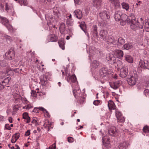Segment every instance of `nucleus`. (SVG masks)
Listing matches in <instances>:
<instances>
[{"mask_svg": "<svg viewBox=\"0 0 149 149\" xmlns=\"http://www.w3.org/2000/svg\"><path fill=\"white\" fill-rule=\"evenodd\" d=\"M120 20L121 25H123L127 22L129 24L131 28L133 29H134L135 26H136V25H137V23H136V18L133 15L128 17L126 15L123 14Z\"/></svg>", "mask_w": 149, "mask_h": 149, "instance_id": "obj_1", "label": "nucleus"}, {"mask_svg": "<svg viewBox=\"0 0 149 149\" xmlns=\"http://www.w3.org/2000/svg\"><path fill=\"white\" fill-rule=\"evenodd\" d=\"M99 16L101 19L104 21H107L110 18L109 13L106 11H104L99 13Z\"/></svg>", "mask_w": 149, "mask_h": 149, "instance_id": "obj_2", "label": "nucleus"}, {"mask_svg": "<svg viewBox=\"0 0 149 149\" xmlns=\"http://www.w3.org/2000/svg\"><path fill=\"white\" fill-rule=\"evenodd\" d=\"M137 79V76L132 75L130 78H127V80L128 84L130 86H133L134 85L136 82Z\"/></svg>", "mask_w": 149, "mask_h": 149, "instance_id": "obj_3", "label": "nucleus"}, {"mask_svg": "<svg viewBox=\"0 0 149 149\" xmlns=\"http://www.w3.org/2000/svg\"><path fill=\"white\" fill-rule=\"evenodd\" d=\"M15 52L13 48H11L7 52L5 53V56L7 58L9 59H12L14 58L15 57Z\"/></svg>", "mask_w": 149, "mask_h": 149, "instance_id": "obj_4", "label": "nucleus"}, {"mask_svg": "<svg viewBox=\"0 0 149 149\" xmlns=\"http://www.w3.org/2000/svg\"><path fill=\"white\" fill-rule=\"evenodd\" d=\"M106 59L108 63L111 64H113L116 62V58L112 54H107L106 56Z\"/></svg>", "mask_w": 149, "mask_h": 149, "instance_id": "obj_5", "label": "nucleus"}, {"mask_svg": "<svg viewBox=\"0 0 149 149\" xmlns=\"http://www.w3.org/2000/svg\"><path fill=\"white\" fill-rule=\"evenodd\" d=\"M109 71L107 68L106 67H103L101 68L100 70V75L102 77H105L109 74Z\"/></svg>", "mask_w": 149, "mask_h": 149, "instance_id": "obj_6", "label": "nucleus"}, {"mask_svg": "<svg viewBox=\"0 0 149 149\" xmlns=\"http://www.w3.org/2000/svg\"><path fill=\"white\" fill-rule=\"evenodd\" d=\"M99 35L101 40H102L104 42L106 40V39L109 36L107 31L105 30H101L100 32Z\"/></svg>", "mask_w": 149, "mask_h": 149, "instance_id": "obj_7", "label": "nucleus"}, {"mask_svg": "<svg viewBox=\"0 0 149 149\" xmlns=\"http://www.w3.org/2000/svg\"><path fill=\"white\" fill-rule=\"evenodd\" d=\"M116 40L114 38L111 36H108L107 39L104 42H106L109 45L112 46L115 45L116 44Z\"/></svg>", "mask_w": 149, "mask_h": 149, "instance_id": "obj_8", "label": "nucleus"}, {"mask_svg": "<svg viewBox=\"0 0 149 149\" xmlns=\"http://www.w3.org/2000/svg\"><path fill=\"white\" fill-rule=\"evenodd\" d=\"M127 70L126 68H121L120 71V76L124 78L126 77L127 75Z\"/></svg>", "mask_w": 149, "mask_h": 149, "instance_id": "obj_9", "label": "nucleus"}, {"mask_svg": "<svg viewBox=\"0 0 149 149\" xmlns=\"http://www.w3.org/2000/svg\"><path fill=\"white\" fill-rule=\"evenodd\" d=\"M116 115L117 118L118 122H122L125 120L124 119L122 116L121 113L118 111L116 112Z\"/></svg>", "mask_w": 149, "mask_h": 149, "instance_id": "obj_10", "label": "nucleus"}, {"mask_svg": "<svg viewBox=\"0 0 149 149\" xmlns=\"http://www.w3.org/2000/svg\"><path fill=\"white\" fill-rule=\"evenodd\" d=\"M102 1V0H92V3L94 7L98 8L101 5Z\"/></svg>", "mask_w": 149, "mask_h": 149, "instance_id": "obj_11", "label": "nucleus"}, {"mask_svg": "<svg viewBox=\"0 0 149 149\" xmlns=\"http://www.w3.org/2000/svg\"><path fill=\"white\" fill-rule=\"evenodd\" d=\"M141 61H140V66L141 68H143L144 69H148L149 70V62L146 60H144L143 61V63H141Z\"/></svg>", "mask_w": 149, "mask_h": 149, "instance_id": "obj_12", "label": "nucleus"}, {"mask_svg": "<svg viewBox=\"0 0 149 149\" xmlns=\"http://www.w3.org/2000/svg\"><path fill=\"white\" fill-rule=\"evenodd\" d=\"M73 14L75 16L79 19H81L82 17V11L79 10H75L74 11Z\"/></svg>", "mask_w": 149, "mask_h": 149, "instance_id": "obj_13", "label": "nucleus"}, {"mask_svg": "<svg viewBox=\"0 0 149 149\" xmlns=\"http://www.w3.org/2000/svg\"><path fill=\"white\" fill-rule=\"evenodd\" d=\"M123 14L120 11H117L115 12L114 15V18L117 21H119L121 19Z\"/></svg>", "mask_w": 149, "mask_h": 149, "instance_id": "obj_14", "label": "nucleus"}, {"mask_svg": "<svg viewBox=\"0 0 149 149\" xmlns=\"http://www.w3.org/2000/svg\"><path fill=\"white\" fill-rule=\"evenodd\" d=\"M93 30L91 32V33L93 37L95 38H97L98 36L97 26L94 25L93 26Z\"/></svg>", "mask_w": 149, "mask_h": 149, "instance_id": "obj_15", "label": "nucleus"}, {"mask_svg": "<svg viewBox=\"0 0 149 149\" xmlns=\"http://www.w3.org/2000/svg\"><path fill=\"white\" fill-rule=\"evenodd\" d=\"M128 143L124 141L120 143L118 146L119 149H126L128 147Z\"/></svg>", "mask_w": 149, "mask_h": 149, "instance_id": "obj_16", "label": "nucleus"}, {"mask_svg": "<svg viewBox=\"0 0 149 149\" xmlns=\"http://www.w3.org/2000/svg\"><path fill=\"white\" fill-rule=\"evenodd\" d=\"M59 29L61 33L62 34H63L65 30V24L64 23H61L60 25Z\"/></svg>", "mask_w": 149, "mask_h": 149, "instance_id": "obj_17", "label": "nucleus"}, {"mask_svg": "<svg viewBox=\"0 0 149 149\" xmlns=\"http://www.w3.org/2000/svg\"><path fill=\"white\" fill-rule=\"evenodd\" d=\"M111 3L116 7L119 5V2L118 0H109Z\"/></svg>", "mask_w": 149, "mask_h": 149, "instance_id": "obj_18", "label": "nucleus"}, {"mask_svg": "<svg viewBox=\"0 0 149 149\" xmlns=\"http://www.w3.org/2000/svg\"><path fill=\"white\" fill-rule=\"evenodd\" d=\"M125 59L128 62L132 63L133 62V60L132 57L129 55H127L125 56Z\"/></svg>", "mask_w": 149, "mask_h": 149, "instance_id": "obj_19", "label": "nucleus"}, {"mask_svg": "<svg viewBox=\"0 0 149 149\" xmlns=\"http://www.w3.org/2000/svg\"><path fill=\"white\" fill-rule=\"evenodd\" d=\"M79 26L81 29L85 33H86V25L84 22H81V23L80 24Z\"/></svg>", "mask_w": 149, "mask_h": 149, "instance_id": "obj_20", "label": "nucleus"}, {"mask_svg": "<svg viewBox=\"0 0 149 149\" xmlns=\"http://www.w3.org/2000/svg\"><path fill=\"white\" fill-rule=\"evenodd\" d=\"M15 1H18V2L21 5L26 6L28 4V3L26 1V0H15Z\"/></svg>", "mask_w": 149, "mask_h": 149, "instance_id": "obj_21", "label": "nucleus"}, {"mask_svg": "<svg viewBox=\"0 0 149 149\" xmlns=\"http://www.w3.org/2000/svg\"><path fill=\"white\" fill-rule=\"evenodd\" d=\"M99 65V62L96 60L93 61L92 64V67L96 68Z\"/></svg>", "mask_w": 149, "mask_h": 149, "instance_id": "obj_22", "label": "nucleus"}, {"mask_svg": "<svg viewBox=\"0 0 149 149\" xmlns=\"http://www.w3.org/2000/svg\"><path fill=\"white\" fill-rule=\"evenodd\" d=\"M118 42L119 45H123L125 42V40L122 38L120 37L118 39Z\"/></svg>", "mask_w": 149, "mask_h": 149, "instance_id": "obj_23", "label": "nucleus"}, {"mask_svg": "<svg viewBox=\"0 0 149 149\" xmlns=\"http://www.w3.org/2000/svg\"><path fill=\"white\" fill-rule=\"evenodd\" d=\"M122 5L123 8L125 9L126 10H128L129 6L128 3L123 2L122 3Z\"/></svg>", "mask_w": 149, "mask_h": 149, "instance_id": "obj_24", "label": "nucleus"}, {"mask_svg": "<svg viewBox=\"0 0 149 149\" xmlns=\"http://www.w3.org/2000/svg\"><path fill=\"white\" fill-rule=\"evenodd\" d=\"M20 136V134L19 133H17L14 134L13 136V139H15V141H14V143H15L17 140L19 138Z\"/></svg>", "mask_w": 149, "mask_h": 149, "instance_id": "obj_25", "label": "nucleus"}, {"mask_svg": "<svg viewBox=\"0 0 149 149\" xmlns=\"http://www.w3.org/2000/svg\"><path fill=\"white\" fill-rule=\"evenodd\" d=\"M132 47V46L129 43H126L123 46L124 48L127 50L130 49Z\"/></svg>", "mask_w": 149, "mask_h": 149, "instance_id": "obj_26", "label": "nucleus"}, {"mask_svg": "<svg viewBox=\"0 0 149 149\" xmlns=\"http://www.w3.org/2000/svg\"><path fill=\"white\" fill-rule=\"evenodd\" d=\"M116 54L118 56L120 57H122L123 56V52L120 50H117L116 52Z\"/></svg>", "mask_w": 149, "mask_h": 149, "instance_id": "obj_27", "label": "nucleus"}, {"mask_svg": "<svg viewBox=\"0 0 149 149\" xmlns=\"http://www.w3.org/2000/svg\"><path fill=\"white\" fill-rule=\"evenodd\" d=\"M0 19L2 20V22L4 24L5 23H8L9 22L8 19L5 17H3L0 16Z\"/></svg>", "mask_w": 149, "mask_h": 149, "instance_id": "obj_28", "label": "nucleus"}, {"mask_svg": "<svg viewBox=\"0 0 149 149\" xmlns=\"http://www.w3.org/2000/svg\"><path fill=\"white\" fill-rule=\"evenodd\" d=\"M8 63L6 62L4 60L0 61V65L2 67H4L7 66Z\"/></svg>", "mask_w": 149, "mask_h": 149, "instance_id": "obj_29", "label": "nucleus"}, {"mask_svg": "<svg viewBox=\"0 0 149 149\" xmlns=\"http://www.w3.org/2000/svg\"><path fill=\"white\" fill-rule=\"evenodd\" d=\"M40 110L42 111L44 113H45L46 115L48 117H49L50 116V115L49 114V113L48 112L44 109L43 107H41L40 108Z\"/></svg>", "mask_w": 149, "mask_h": 149, "instance_id": "obj_30", "label": "nucleus"}, {"mask_svg": "<svg viewBox=\"0 0 149 149\" xmlns=\"http://www.w3.org/2000/svg\"><path fill=\"white\" fill-rule=\"evenodd\" d=\"M70 78L71 79V81L73 83L75 82L77 80L76 77L74 74L70 76Z\"/></svg>", "mask_w": 149, "mask_h": 149, "instance_id": "obj_31", "label": "nucleus"}, {"mask_svg": "<svg viewBox=\"0 0 149 149\" xmlns=\"http://www.w3.org/2000/svg\"><path fill=\"white\" fill-rule=\"evenodd\" d=\"M57 38L54 34L53 35V36L51 38L50 40L52 42H56L57 41Z\"/></svg>", "mask_w": 149, "mask_h": 149, "instance_id": "obj_32", "label": "nucleus"}, {"mask_svg": "<svg viewBox=\"0 0 149 149\" xmlns=\"http://www.w3.org/2000/svg\"><path fill=\"white\" fill-rule=\"evenodd\" d=\"M136 23L137 24V25H136V26H135V29L136 28H137L138 27H139V28L142 29L143 27V22H142L141 23V24L139 25V23L138 22V21H137V22L136 21Z\"/></svg>", "mask_w": 149, "mask_h": 149, "instance_id": "obj_33", "label": "nucleus"}, {"mask_svg": "<svg viewBox=\"0 0 149 149\" xmlns=\"http://www.w3.org/2000/svg\"><path fill=\"white\" fill-rule=\"evenodd\" d=\"M145 28L147 32H149V22H146L145 23Z\"/></svg>", "mask_w": 149, "mask_h": 149, "instance_id": "obj_34", "label": "nucleus"}, {"mask_svg": "<svg viewBox=\"0 0 149 149\" xmlns=\"http://www.w3.org/2000/svg\"><path fill=\"white\" fill-rule=\"evenodd\" d=\"M5 38L6 39L7 42H10L12 40V39L11 37L8 35H5L4 36Z\"/></svg>", "mask_w": 149, "mask_h": 149, "instance_id": "obj_35", "label": "nucleus"}, {"mask_svg": "<svg viewBox=\"0 0 149 149\" xmlns=\"http://www.w3.org/2000/svg\"><path fill=\"white\" fill-rule=\"evenodd\" d=\"M111 87L114 89H116L118 88L119 85L116 84V83L114 82L113 84L111 86Z\"/></svg>", "mask_w": 149, "mask_h": 149, "instance_id": "obj_36", "label": "nucleus"}, {"mask_svg": "<svg viewBox=\"0 0 149 149\" xmlns=\"http://www.w3.org/2000/svg\"><path fill=\"white\" fill-rule=\"evenodd\" d=\"M109 102H110V103H111L110 104L111 105V107L112 108H113V109H114L113 106L114 104V103L113 102L112 100H110L109 101V102H108V107H109V109H110V106H109V104H110Z\"/></svg>", "mask_w": 149, "mask_h": 149, "instance_id": "obj_37", "label": "nucleus"}, {"mask_svg": "<svg viewBox=\"0 0 149 149\" xmlns=\"http://www.w3.org/2000/svg\"><path fill=\"white\" fill-rule=\"evenodd\" d=\"M11 79V78L10 77H8L6 78L2 82V83L6 82L7 83H8L9 81Z\"/></svg>", "mask_w": 149, "mask_h": 149, "instance_id": "obj_38", "label": "nucleus"}, {"mask_svg": "<svg viewBox=\"0 0 149 149\" xmlns=\"http://www.w3.org/2000/svg\"><path fill=\"white\" fill-rule=\"evenodd\" d=\"M29 116L27 112H24L23 114V118L24 119H27Z\"/></svg>", "mask_w": 149, "mask_h": 149, "instance_id": "obj_39", "label": "nucleus"}, {"mask_svg": "<svg viewBox=\"0 0 149 149\" xmlns=\"http://www.w3.org/2000/svg\"><path fill=\"white\" fill-rule=\"evenodd\" d=\"M40 107H35L33 111V112L37 113H39L38 111V110H40Z\"/></svg>", "mask_w": 149, "mask_h": 149, "instance_id": "obj_40", "label": "nucleus"}, {"mask_svg": "<svg viewBox=\"0 0 149 149\" xmlns=\"http://www.w3.org/2000/svg\"><path fill=\"white\" fill-rule=\"evenodd\" d=\"M58 43L60 47L63 50H64L65 49V47L63 44L61 42H58Z\"/></svg>", "mask_w": 149, "mask_h": 149, "instance_id": "obj_41", "label": "nucleus"}, {"mask_svg": "<svg viewBox=\"0 0 149 149\" xmlns=\"http://www.w3.org/2000/svg\"><path fill=\"white\" fill-rule=\"evenodd\" d=\"M74 139L71 137H69L68 138V141L69 143H72L74 141Z\"/></svg>", "mask_w": 149, "mask_h": 149, "instance_id": "obj_42", "label": "nucleus"}, {"mask_svg": "<svg viewBox=\"0 0 149 149\" xmlns=\"http://www.w3.org/2000/svg\"><path fill=\"white\" fill-rule=\"evenodd\" d=\"M148 127V126H146L143 127V131L145 133L147 132Z\"/></svg>", "mask_w": 149, "mask_h": 149, "instance_id": "obj_43", "label": "nucleus"}, {"mask_svg": "<svg viewBox=\"0 0 149 149\" xmlns=\"http://www.w3.org/2000/svg\"><path fill=\"white\" fill-rule=\"evenodd\" d=\"M19 106L18 105H16L13 107V110L15 111H17L18 110Z\"/></svg>", "mask_w": 149, "mask_h": 149, "instance_id": "obj_44", "label": "nucleus"}, {"mask_svg": "<svg viewBox=\"0 0 149 149\" xmlns=\"http://www.w3.org/2000/svg\"><path fill=\"white\" fill-rule=\"evenodd\" d=\"M100 102V100H95L93 102V104L95 105H97Z\"/></svg>", "mask_w": 149, "mask_h": 149, "instance_id": "obj_45", "label": "nucleus"}, {"mask_svg": "<svg viewBox=\"0 0 149 149\" xmlns=\"http://www.w3.org/2000/svg\"><path fill=\"white\" fill-rule=\"evenodd\" d=\"M56 148V146L55 143H54L51 146H50L49 147V148L50 149H55Z\"/></svg>", "mask_w": 149, "mask_h": 149, "instance_id": "obj_46", "label": "nucleus"}, {"mask_svg": "<svg viewBox=\"0 0 149 149\" xmlns=\"http://www.w3.org/2000/svg\"><path fill=\"white\" fill-rule=\"evenodd\" d=\"M21 70V69L20 70L19 68H17L15 69H13V71H14L16 73L19 72H20V70Z\"/></svg>", "mask_w": 149, "mask_h": 149, "instance_id": "obj_47", "label": "nucleus"}, {"mask_svg": "<svg viewBox=\"0 0 149 149\" xmlns=\"http://www.w3.org/2000/svg\"><path fill=\"white\" fill-rule=\"evenodd\" d=\"M10 71H13V69L10 67H7L6 69V73H7Z\"/></svg>", "mask_w": 149, "mask_h": 149, "instance_id": "obj_48", "label": "nucleus"}, {"mask_svg": "<svg viewBox=\"0 0 149 149\" xmlns=\"http://www.w3.org/2000/svg\"><path fill=\"white\" fill-rule=\"evenodd\" d=\"M5 128L8 130H11V128L10 127L9 125L8 124H6L5 125Z\"/></svg>", "mask_w": 149, "mask_h": 149, "instance_id": "obj_49", "label": "nucleus"}, {"mask_svg": "<svg viewBox=\"0 0 149 149\" xmlns=\"http://www.w3.org/2000/svg\"><path fill=\"white\" fill-rule=\"evenodd\" d=\"M30 134V130H28L26 132L25 134L26 136H29Z\"/></svg>", "mask_w": 149, "mask_h": 149, "instance_id": "obj_50", "label": "nucleus"}, {"mask_svg": "<svg viewBox=\"0 0 149 149\" xmlns=\"http://www.w3.org/2000/svg\"><path fill=\"white\" fill-rule=\"evenodd\" d=\"M149 92V90L147 89H146L144 91V93L146 95V94L148 95Z\"/></svg>", "mask_w": 149, "mask_h": 149, "instance_id": "obj_51", "label": "nucleus"}, {"mask_svg": "<svg viewBox=\"0 0 149 149\" xmlns=\"http://www.w3.org/2000/svg\"><path fill=\"white\" fill-rule=\"evenodd\" d=\"M6 10H10V8L9 7L7 3H6Z\"/></svg>", "mask_w": 149, "mask_h": 149, "instance_id": "obj_52", "label": "nucleus"}, {"mask_svg": "<svg viewBox=\"0 0 149 149\" xmlns=\"http://www.w3.org/2000/svg\"><path fill=\"white\" fill-rule=\"evenodd\" d=\"M4 7V5L2 3H0V10H2Z\"/></svg>", "mask_w": 149, "mask_h": 149, "instance_id": "obj_53", "label": "nucleus"}, {"mask_svg": "<svg viewBox=\"0 0 149 149\" xmlns=\"http://www.w3.org/2000/svg\"><path fill=\"white\" fill-rule=\"evenodd\" d=\"M109 133H111L112 134L111 135L113 136V134L115 133V132L113 130H110L109 131Z\"/></svg>", "mask_w": 149, "mask_h": 149, "instance_id": "obj_54", "label": "nucleus"}, {"mask_svg": "<svg viewBox=\"0 0 149 149\" xmlns=\"http://www.w3.org/2000/svg\"><path fill=\"white\" fill-rule=\"evenodd\" d=\"M68 30H69V33L70 34H72V29L71 28H70L69 27H68Z\"/></svg>", "mask_w": 149, "mask_h": 149, "instance_id": "obj_55", "label": "nucleus"}, {"mask_svg": "<svg viewBox=\"0 0 149 149\" xmlns=\"http://www.w3.org/2000/svg\"><path fill=\"white\" fill-rule=\"evenodd\" d=\"M4 88V86L3 85H2L1 84H0V91L3 89Z\"/></svg>", "mask_w": 149, "mask_h": 149, "instance_id": "obj_56", "label": "nucleus"}, {"mask_svg": "<svg viewBox=\"0 0 149 149\" xmlns=\"http://www.w3.org/2000/svg\"><path fill=\"white\" fill-rule=\"evenodd\" d=\"M26 119L27 120L26 122V123H29L30 122L31 118H30V117H29V116L27 118V119Z\"/></svg>", "mask_w": 149, "mask_h": 149, "instance_id": "obj_57", "label": "nucleus"}, {"mask_svg": "<svg viewBox=\"0 0 149 149\" xmlns=\"http://www.w3.org/2000/svg\"><path fill=\"white\" fill-rule=\"evenodd\" d=\"M77 92V91L76 90L74 89L73 90V93L74 96L75 97H76V94L75 93Z\"/></svg>", "mask_w": 149, "mask_h": 149, "instance_id": "obj_58", "label": "nucleus"}, {"mask_svg": "<svg viewBox=\"0 0 149 149\" xmlns=\"http://www.w3.org/2000/svg\"><path fill=\"white\" fill-rule=\"evenodd\" d=\"M66 24L68 25L71 26L70 22L69 20H67L66 21Z\"/></svg>", "mask_w": 149, "mask_h": 149, "instance_id": "obj_59", "label": "nucleus"}, {"mask_svg": "<svg viewBox=\"0 0 149 149\" xmlns=\"http://www.w3.org/2000/svg\"><path fill=\"white\" fill-rule=\"evenodd\" d=\"M8 121H9L11 123H13L12 121V117H10L8 118Z\"/></svg>", "mask_w": 149, "mask_h": 149, "instance_id": "obj_60", "label": "nucleus"}, {"mask_svg": "<svg viewBox=\"0 0 149 149\" xmlns=\"http://www.w3.org/2000/svg\"><path fill=\"white\" fill-rule=\"evenodd\" d=\"M75 4H78L79 3L80 0H74Z\"/></svg>", "mask_w": 149, "mask_h": 149, "instance_id": "obj_61", "label": "nucleus"}, {"mask_svg": "<svg viewBox=\"0 0 149 149\" xmlns=\"http://www.w3.org/2000/svg\"><path fill=\"white\" fill-rule=\"evenodd\" d=\"M42 83L43 82V84L44 85L46 84L47 83V81H46L45 80H43V81H42Z\"/></svg>", "mask_w": 149, "mask_h": 149, "instance_id": "obj_62", "label": "nucleus"}, {"mask_svg": "<svg viewBox=\"0 0 149 149\" xmlns=\"http://www.w3.org/2000/svg\"><path fill=\"white\" fill-rule=\"evenodd\" d=\"M122 82V81H118L117 82H115V83H116V84L118 85H119L120 84H121V82Z\"/></svg>", "mask_w": 149, "mask_h": 149, "instance_id": "obj_63", "label": "nucleus"}, {"mask_svg": "<svg viewBox=\"0 0 149 149\" xmlns=\"http://www.w3.org/2000/svg\"><path fill=\"white\" fill-rule=\"evenodd\" d=\"M15 146L17 148L15 149H20L19 147L17 145H15Z\"/></svg>", "mask_w": 149, "mask_h": 149, "instance_id": "obj_64", "label": "nucleus"}]
</instances>
